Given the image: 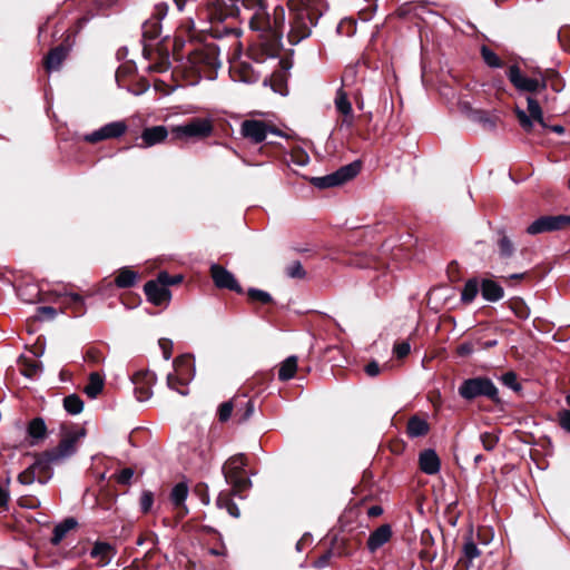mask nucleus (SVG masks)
Listing matches in <instances>:
<instances>
[{"label": "nucleus", "mask_w": 570, "mask_h": 570, "mask_svg": "<svg viewBox=\"0 0 570 570\" xmlns=\"http://www.w3.org/2000/svg\"><path fill=\"white\" fill-rule=\"evenodd\" d=\"M237 18L246 21L263 43L274 51L279 47L285 28V8L281 4L268 9L266 0H206L197 10L196 19L189 18L181 28L187 31L209 32L214 38L242 35Z\"/></svg>", "instance_id": "1"}, {"label": "nucleus", "mask_w": 570, "mask_h": 570, "mask_svg": "<svg viewBox=\"0 0 570 570\" xmlns=\"http://www.w3.org/2000/svg\"><path fill=\"white\" fill-rule=\"evenodd\" d=\"M289 31L287 33L291 43L296 45L311 35L312 28L321 17L315 0H289Z\"/></svg>", "instance_id": "2"}, {"label": "nucleus", "mask_w": 570, "mask_h": 570, "mask_svg": "<svg viewBox=\"0 0 570 570\" xmlns=\"http://www.w3.org/2000/svg\"><path fill=\"white\" fill-rule=\"evenodd\" d=\"M188 62L202 77L213 79L220 67L219 49L214 43H199L188 52Z\"/></svg>", "instance_id": "3"}, {"label": "nucleus", "mask_w": 570, "mask_h": 570, "mask_svg": "<svg viewBox=\"0 0 570 570\" xmlns=\"http://www.w3.org/2000/svg\"><path fill=\"white\" fill-rule=\"evenodd\" d=\"M174 372L167 375V385L180 395L189 393L188 383L194 377V362L188 355H181L174 360Z\"/></svg>", "instance_id": "4"}, {"label": "nucleus", "mask_w": 570, "mask_h": 570, "mask_svg": "<svg viewBox=\"0 0 570 570\" xmlns=\"http://www.w3.org/2000/svg\"><path fill=\"white\" fill-rule=\"evenodd\" d=\"M83 436L85 431L82 429L67 432L63 434L62 439L56 448L42 452L41 455L46 459V461H48L51 468L53 465L61 464L76 453L77 443Z\"/></svg>", "instance_id": "5"}, {"label": "nucleus", "mask_w": 570, "mask_h": 570, "mask_svg": "<svg viewBox=\"0 0 570 570\" xmlns=\"http://www.w3.org/2000/svg\"><path fill=\"white\" fill-rule=\"evenodd\" d=\"M244 454L230 456L223 465V474L235 492H242L250 487V480L245 476L244 468L246 465Z\"/></svg>", "instance_id": "6"}, {"label": "nucleus", "mask_w": 570, "mask_h": 570, "mask_svg": "<svg viewBox=\"0 0 570 570\" xmlns=\"http://www.w3.org/2000/svg\"><path fill=\"white\" fill-rule=\"evenodd\" d=\"M52 478V468L48 461L37 453L33 462L18 474V482L22 485H31L35 482L46 484Z\"/></svg>", "instance_id": "7"}, {"label": "nucleus", "mask_w": 570, "mask_h": 570, "mask_svg": "<svg viewBox=\"0 0 570 570\" xmlns=\"http://www.w3.org/2000/svg\"><path fill=\"white\" fill-rule=\"evenodd\" d=\"M459 394L464 400H473L478 396H487L491 400L498 399V389L488 377L468 379L459 387Z\"/></svg>", "instance_id": "8"}, {"label": "nucleus", "mask_w": 570, "mask_h": 570, "mask_svg": "<svg viewBox=\"0 0 570 570\" xmlns=\"http://www.w3.org/2000/svg\"><path fill=\"white\" fill-rule=\"evenodd\" d=\"M214 125L209 118H193L189 121L174 126L171 132L178 139H204L213 134Z\"/></svg>", "instance_id": "9"}, {"label": "nucleus", "mask_w": 570, "mask_h": 570, "mask_svg": "<svg viewBox=\"0 0 570 570\" xmlns=\"http://www.w3.org/2000/svg\"><path fill=\"white\" fill-rule=\"evenodd\" d=\"M240 134L244 138L254 144L264 141L268 134L284 137L285 135L277 128L268 125L263 120L246 119L240 124Z\"/></svg>", "instance_id": "10"}, {"label": "nucleus", "mask_w": 570, "mask_h": 570, "mask_svg": "<svg viewBox=\"0 0 570 570\" xmlns=\"http://www.w3.org/2000/svg\"><path fill=\"white\" fill-rule=\"evenodd\" d=\"M361 170L360 161H353L337 169L326 176L313 178L314 186L318 188H330L340 186L351 179H353Z\"/></svg>", "instance_id": "11"}, {"label": "nucleus", "mask_w": 570, "mask_h": 570, "mask_svg": "<svg viewBox=\"0 0 570 570\" xmlns=\"http://www.w3.org/2000/svg\"><path fill=\"white\" fill-rule=\"evenodd\" d=\"M508 78L514 88L519 91L537 92L547 88V80L542 75L539 78L527 77L515 65L509 68Z\"/></svg>", "instance_id": "12"}, {"label": "nucleus", "mask_w": 570, "mask_h": 570, "mask_svg": "<svg viewBox=\"0 0 570 570\" xmlns=\"http://www.w3.org/2000/svg\"><path fill=\"white\" fill-rule=\"evenodd\" d=\"M128 130V126L124 120H117L94 130L90 134H86L82 139L89 144H97L107 139H115L124 136Z\"/></svg>", "instance_id": "13"}, {"label": "nucleus", "mask_w": 570, "mask_h": 570, "mask_svg": "<svg viewBox=\"0 0 570 570\" xmlns=\"http://www.w3.org/2000/svg\"><path fill=\"white\" fill-rule=\"evenodd\" d=\"M169 7L166 2H158L154 6L150 17L142 23V36L145 39L154 40L160 36L161 20L168 14Z\"/></svg>", "instance_id": "14"}, {"label": "nucleus", "mask_w": 570, "mask_h": 570, "mask_svg": "<svg viewBox=\"0 0 570 570\" xmlns=\"http://www.w3.org/2000/svg\"><path fill=\"white\" fill-rule=\"evenodd\" d=\"M570 224V216L557 215V216H542L531 223L527 233L529 235H538L547 232H554L562 229L566 225Z\"/></svg>", "instance_id": "15"}, {"label": "nucleus", "mask_w": 570, "mask_h": 570, "mask_svg": "<svg viewBox=\"0 0 570 570\" xmlns=\"http://www.w3.org/2000/svg\"><path fill=\"white\" fill-rule=\"evenodd\" d=\"M527 102L529 115L523 109L515 108V115L520 126L528 132L533 128V120L539 122L542 127H546L543 111L539 102L532 97H528Z\"/></svg>", "instance_id": "16"}, {"label": "nucleus", "mask_w": 570, "mask_h": 570, "mask_svg": "<svg viewBox=\"0 0 570 570\" xmlns=\"http://www.w3.org/2000/svg\"><path fill=\"white\" fill-rule=\"evenodd\" d=\"M155 373L148 370H139L131 376L135 386V395L138 401L144 402L151 397L153 386L156 383Z\"/></svg>", "instance_id": "17"}, {"label": "nucleus", "mask_w": 570, "mask_h": 570, "mask_svg": "<svg viewBox=\"0 0 570 570\" xmlns=\"http://www.w3.org/2000/svg\"><path fill=\"white\" fill-rule=\"evenodd\" d=\"M210 276L213 278L215 286L220 289H229L236 293L243 292V288L238 284L235 276L225 267L218 264H213L210 266Z\"/></svg>", "instance_id": "18"}, {"label": "nucleus", "mask_w": 570, "mask_h": 570, "mask_svg": "<svg viewBox=\"0 0 570 570\" xmlns=\"http://www.w3.org/2000/svg\"><path fill=\"white\" fill-rule=\"evenodd\" d=\"M334 106L336 110L343 116L341 127H345L347 129L352 128L354 125V114L352 104L348 100L347 94L344 91V89L341 87L337 89L335 98H334Z\"/></svg>", "instance_id": "19"}, {"label": "nucleus", "mask_w": 570, "mask_h": 570, "mask_svg": "<svg viewBox=\"0 0 570 570\" xmlns=\"http://www.w3.org/2000/svg\"><path fill=\"white\" fill-rule=\"evenodd\" d=\"M144 291L148 301L154 305H163L170 299V291L159 283L158 279L147 282Z\"/></svg>", "instance_id": "20"}, {"label": "nucleus", "mask_w": 570, "mask_h": 570, "mask_svg": "<svg viewBox=\"0 0 570 570\" xmlns=\"http://www.w3.org/2000/svg\"><path fill=\"white\" fill-rule=\"evenodd\" d=\"M168 137L167 127L159 125L145 128L141 132V145L142 148H149L157 144L166 140Z\"/></svg>", "instance_id": "21"}, {"label": "nucleus", "mask_w": 570, "mask_h": 570, "mask_svg": "<svg viewBox=\"0 0 570 570\" xmlns=\"http://www.w3.org/2000/svg\"><path fill=\"white\" fill-rule=\"evenodd\" d=\"M189 493V487L187 482L181 481L174 485V488L170 491L169 499L173 504V507L177 510H179V514L181 517L186 515L188 513V509L185 505V501Z\"/></svg>", "instance_id": "22"}, {"label": "nucleus", "mask_w": 570, "mask_h": 570, "mask_svg": "<svg viewBox=\"0 0 570 570\" xmlns=\"http://www.w3.org/2000/svg\"><path fill=\"white\" fill-rule=\"evenodd\" d=\"M115 556L116 549L108 542L97 541L90 551V557L99 567L107 566Z\"/></svg>", "instance_id": "23"}, {"label": "nucleus", "mask_w": 570, "mask_h": 570, "mask_svg": "<svg viewBox=\"0 0 570 570\" xmlns=\"http://www.w3.org/2000/svg\"><path fill=\"white\" fill-rule=\"evenodd\" d=\"M419 464L422 472L429 475L439 473L441 468L440 459L432 449L424 450L419 455Z\"/></svg>", "instance_id": "24"}, {"label": "nucleus", "mask_w": 570, "mask_h": 570, "mask_svg": "<svg viewBox=\"0 0 570 570\" xmlns=\"http://www.w3.org/2000/svg\"><path fill=\"white\" fill-rule=\"evenodd\" d=\"M392 535V531L390 525L383 524L374 530L367 540V548L370 551L374 552L383 544H385Z\"/></svg>", "instance_id": "25"}, {"label": "nucleus", "mask_w": 570, "mask_h": 570, "mask_svg": "<svg viewBox=\"0 0 570 570\" xmlns=\"http://www.w3.org/2000/svg\"><path fill=\"white\" fill-rule=\"evenodd\" d=\"M67 49L63 46H58L51 49L45 58L43 65L48 72L56 71L60 68L63 60L67 58Z\"/></svg>", "instance_id": "26"}, {"label": "nucleus", "mask_w": 570, "mask_h": 570, "mask_svg": "<svg viewBox=\"0 0 570 570\" xmlns=\"http://www.w3.org/2000/svg\"><path fill=\"white\" fill-rule=\"evenodd\" d=\"M30 445H36L47 436V426L41 417L31 420L27 428Z\"/></svg>", "instance_id": "27"}, {"label": "nucleus", "mask_w": 570, "mask_h": 570, "mask_svg": "<svg viewBox=\"0 0 570 570\" xmlns=\"http://www.w3.org/2000/svg\"><path fill=\"white\" fill-rule=\"evenodd\" d=\"M481 294L485 301L498 302L504 295L503 287L492 279H483L481 283Z\"/></svg>", "instance_id": "28"}, {"label": "nucleus", "mask_w": 570, "mask_h": 570, "mask_svg": "<svg viewBox=\"0 0 570 570\" xmlns=\"http://www.w3.org/2000/svg\"><path fill=\"white\" fill-rule=\"evenodd\" d=\"M430 425L426 420L417 415L411 416L407 421L406 433L410 438H421L428 434Z\"/></svg>", "instance_id": "29"}, {"label": "nucleus", "mask_w": 570, "mask_h": 570, "mask_svg": "<svg viewBox=\"0 0 570 570\" xmlns=\"http://www.w3.org/2000/svg\"><path fill=\"white\" fill-rule=\"evenodd\" d=\"M235 415L239 422L247 421L254 413V403L246 396L235 399Z\"/></svg>", "instance_id": "30"}, {"label": "nucleus", "mask_w": 570, "mask_h": 570, "mask_svg": "<svg viewBox=\"0 0 570 570\" xmlns=\"http://www.w3.org/2000/svg\"><path fill=\"white\" fill-rule=\"evenodd\" d=\"M77 525V521L73 518L65 519L62 522L58 523L53 529V535L51 538V543L53 546H58L67 535V533L75 529Z\"/></svg>", "instance_id": "31"}, {"label": "nucleus", "mask_w": 570, "mask_h": 570, "mask_svg": "<svg viewBox=\"0 0 570 570\" xmlns=\"http://www.w3.org/2000/svg\"><path fill=\"white\" fill-rule=\"evenodd\" d=\"M297 371V357L292 355L285 358L278 368V379L281 381H288L294 377Z\"/></svg>", "instance_id": "32"}, {"label": "nucleus", "mask_w": 570, "mask_h": 570, "mask_svg": "<svg viewBox=\"0 0 570 570\" xmlns=\"http://www.w3.org/2000/svg\"><path fill=\"white\" fill-rule=\"evenodd\" d=\"M104 387V377L97 373L94 372L89 375V382L85 386L83 392L91 399H95Z\"/></svg>", "instance_id": "33"}, {"label": "nucleus", "mask_w": 570, "mask_h": 570, "mask_svg": "<svg viewBox=\"0 0 570 570\" xmlns=\"http://www.w3.org/2000/svg\"><path fill=\"white\" fill-rule=\"evenodd\" d=\"M137 279V273L129 268L120 269L119 274L115 278V283L120 288L131 287L135 285Z\"/></svg>", "instance_id": "34"}, {"label": "nucleus", "mask_w": 570, "mask_h": 570, "mask_svg": "<svg viewBox=\"0 0 570 570\" xmlns=\"http://www.w3.org/2000/svg\"><path fill=\"white\" fill-rule=\"evenodd\" d=\"M481 57L484 63L490 68H502V59L488 46H482L480 49Z\"/></svg>", "instance_id": "35"}, {"label": "nucleus", "mask_w": 570, "mask_h": 570, "mask_svg": "<svg viewBox=\"0 0 570 570\" xmlns=\"http://www.w3.org/2000/svg\"><path fill=\"white\" fill-rule=\"evenodd\" d=\"M63 407L69 414L77 415L83 410V402L77 394H70L63 399Z\"/></svg>", "instance_id": "36"}, {"label": "nucleus", "mask_w": 570, "mask_h": 570, "mask_svg": "<svg viewBox=\"0 0 570 570\" xmlns=\"http://www.w3.org/2000/svg\"><path fill=\"white\" fill-rule=\"evenodd\" d=\"M479 289L481 291V286L476 279H469L462 289L461 299L464 303H471L478 295Z\"/></svg>", "instance_id": "37"}, {"label": "nucleus", "mask_w": 570, "mask_h": 570, "mask_svg": "<svg viewBox=\"0 0 570 570\" xmlns=\"http://www.w3.org/2000/svg\"><path fill=\"white\" fill-rule=\"evenodd\" d=\"M500 234H501V237L498 240L500 256L502 258H510L514 253V245L504 233H500Z\"/></svg>", "instance_id": "38"}, {"label": "nucleus", "mask_w": 570, "mask_h": 570, "mask_svg": "<svg viewBox=\"0 0 570 570\" xmlns=\"http://www.w3.org/2000/svg\"><path fill=\"white\" fill-rule=\"evenodd\" d=\"M140 511L147 514L151 511L154 505V493L149 490H144L139 499Z\"/></svg>", "instance_id": "39"}, {"label": "nucleus", "mask_w": 570, "mask_h": 570, "mask_svg": "<svg viewBox=\"0 0 570 570\" xmlns=\"http://www.w3.org/2000/svg\"><path fill=\"white\" fill-rule=\"evenodd\" d=\"M247 294L249 299L253 302H259L262 304H268L272 302V296L269 295V293L262 289L249 288Z\"/></svg>", "instance_id": "40"}, {"label": "nucleus", "mask_w": 570, "mask_h": 570, "mask_svg": "<svg viewBox=\"0 0 570 570\" xmlns=\"http://www.w3.org/2000/svg\"><path fill=\"white\" fill-rule=\"evenodd\" d=\"M286 275L291 278H304L306 272L304 271L301 262L294 261L286 267Z\"/></svg>", "instance_id": "41"}, {"label": "nucleus", "mask_w": 570, "mask_h": 570, "mask_svg": "<svg viewBox=\"0 0 570 570\" xmlns=\"http://www.w3.org/2000/svg\"><path fill=\"white\" fill-rule=\"evenodd\" d=\"M239 80L252 83L259 80V75L254 72L248 66L243 65L239 70Z\"/></svg>", "instance_id": "42"}, {"label": "nucleus", "mask_w": 570, "mask_h": 570, "mask_svg": "<svg viewBox=\"0 0 570 570\" xmlns=\"http://www.w3.org/2000/svg\"><path fill=\"white\" fill-rule=\"evenodd\" d=\"M234 409H235V399L233 401L224 402L223 404H220V406L218 409L219 421L226 422L230 417Z\"/></svg>", "instance_id": "43"}, {"label": "nucleus", "mask_w": 570, "mask_h": 570, "mask_svg": "<svg viewBox=\"0 0 570 570\" xmlns=\"http://www.w3.org/2000/svg\"><path fill=\"white\" fill-rule=\"evenodd\" d=\"M463 553L468 561L471 562L480 556V550L472 540H469L463 546Z\"/></svg>", "instance_id": "44"}, {"label": "nucleus", "mask_w": 570, "mask_h": 570, "mask_svg": "<svg viewBox=\"0 0 570 570\" xmlns=\"http://www.w3.org/2000/svg\"><path fill=\"white\" fill-rule=\"evenodd\" d=\"M158 282L161 283L165 287H168L169 285L178 284L183 281L181 275H169L166 272H161L158 274L157 277Z\"/></svg>", "instance_id": "45"}, {"label": "nucleus", "mask_w": 570, "mask_h": 570, "mask_svg": "<svg viewBox=\"0 0 570 570\" xmlns=\"http://www.w3.org/2000/svg\"><path fill=\"white\" fill-rule=\"evenodd\" d=\"M480 440L482 442L484 450L487 451H492L499 441L498 436L488 432L482 433L480 435Z\"/></svg>", "instance_id": "46"}, {"label": "nucleus", "mask_w": 570, "mask_h": 570, "mask_svg": "<svg viewBox=\"0 0 570 570\" xmlns=\"http://www.w3.org/2000/svg\"><path fill=\"white\" fill-rule=\"evenodd\" d=\"M501 382H502L505 386H508V387H510V389H512V390H514V391H519V390L521 389L520 384H519V383H518V381H517V375H515L513 372H507V373H504V374L501 376Z\"/></svg>", "instance_id": "47"}, {"label": "nucleus", "mask_w": 570, "mask_h": 570, "mask_svg": "<svg viewBox=\"0 0 570 570\" xmlns=\"http://www.w3.org/2000/svg\"><path fill=\"white\" fill-rule=\"evenodd\" d=\"M57 315V312L51 306H41L37 308L36 318L39 321L52 320Z\"/></svg>", "instance_id": "48"}, {"label": "nucleus", "mask_w": 570, "mask_h": 570, "mask_svg": "<svg viewBox=\"0 0 570 570\" xmlns=\"http://www.w3.org/2000/svg\"><path fill=\"white\" fill-rule=\"evenodd\" d=\"M134 473L135 472L131 468H125L116 474V480L120 484H129Z\"/></svg>", "instance_id": "49"}, {"label": "nucleus", "mask_w": 570, "mask_h": 570, "mask_svg": "<svg viewBox=\"0 0 570 570\" xmlns=\"http://www.w3.org/2000/svg\"><path fill=\"white\" fill-rule=\"evenodd\" d=\"M159 347L163 351V356L165 360H169L171 357V351H173V343L168 338H160L159 340Z\"/></svg>", "instance_id": "50"}, {"label": "nucleus", "mask_w": 570, "mask_h": 570, "mask_svg": "<svg viewBox=\"0 0 570 570\" xmlns=\"http://www.w3.org/2000/svg\"><path fill=\"white\" fill-rule=\"evenodd\" d=\"M411 351V346L407 342H402L394 345V353L399 358L405 357Z\"/></svg>", "instance_id": "51"}, {"label": "nucleus", "mask_w": 570, "mask_h": 570, "mask_svg": "<svg viewBox=\"0 0 570 570\" xmlns=\"http://www.w3.org/2000/svg\"><path fill=\"white\" fill-rule=\"evenodd\" d=\"M9 483H10V478L8 476L6 479V484L4 485L0 484V507H6L8 503V499H9L8 485H9Z\"/></svg>", "instance_id": "52"}, {"label": "nucleus", "mask_w": 570, "mask_h": 570, "mask_svg": "<svg viewBox=\"0 0 570 570\" xmlns=\"http://www.w3.org/2000/svg\"><path fill=\"white\" fill-rule=\"evenodd\" d=\"M19 504L28 509H35L40 505V502L37 499L20 498Z\"/></svg>", "instance_id": "53"}, {"label": "nucleus", "mask_w": 570, "mask_h": 570, "mask_svg": "<svg viewBox=\"0 0 570 570\" xmlns=\"http://www.w3.org/2000/svg\"><path fill=\"white\" fill-rule=\"evenodd\" d=\"M331 558H332V551L328 550L327 552H325L323 556H321L316 560L315 566L317 568H324V567H326L330 563Z\"/></svg>", "instance_id": "54"}, {"label": "nucleus", "mask_w": 570, "mask_h": 570, "mask_svg": "<svg viewBox=\"0 0 570 570\" xmlns=\"http://www.w3.org/2000/svg\"><path fill=\"white\" fill-rule=\"evenodd\" d=\"M40 373V366L37 363L30 364L26 370H23V374L27 377H35Z\"/></svg>", "instance_id": "55"}, {"label": "nucleus", "mask_w": 570, "mask_h": 570, "mask_svg": "<svg viewBox=\"0 0 570 570\" xmlns=\"http://www.w3.org/2000/svg\"><path fill=\"white\" fill-rule=\"evenodd\" d=\"M365 372L370 376H376L380 373V366L376 362H371L366 365Z\"/></svg>", "instance_id": "56"}, {"label": "nucleus", "mask_w": 570, "mask_h": 570, "mask_svg": "<svg viewBox=\"0 0 570 570\" xmlns=\"http://www.w3.org/2000/svg\"><path fill=\"white\" fill-rule=\"evenodd\" d=\"M230 499L227 494L220 493L216 500V503L219 508H226L230 503Z\"/></svg>", "instance_id": "57"}, {"label": "nucleus", "mask_w": 570, "mask_h": 570, "mask_svg": "<svg viewBox=\"0 0 570 570\" xmlns=\"http://www.w3.org/2000/svg\"><path fill=\"white\" fill-rule=\"evenodd\" d=\"M478 120L483 122L489 128H494L495 126V121L483 114L479 116Z\"/></svg>", "instance_id": "58"}, {"label": "nucleus", "mask_w": 570, "mask_h": 570, "mask_svg": "<svg viewBox=\"0 0 570 570\" xmlns=\"http://www.w3.org/2000/svg\"><path fill=\"white\" fill-rule=\"evenodd\" d=\"M197 0H174L176 8L183 11L188 3H195Z\"/></svg>", "instance_id": "59"}, {"label": "nucleus", "mask_w": 570, "mask_h": 570, "mask_svg": "<svg viewBox=\"0 0 570 570\" xmlns=\"http://www.w3.org/2000/svg\"><path fill=\"white\" fill-rule=\"evenodd\" d=\"M460 355H468L472 353V347L469 344H462L458 350Z\"/></svg>", "instance_id": "60"}, {"label": "nucleus", "mask_w": 570, "mask_h": 570, "mask_svg": "<svg viewBox=\"0 0 570 570\" xmlns=\"http://www.w3.org/2000/svg\"><path fill=\"white\" fill-rule=\"evenodd\" d=\"M226 509L228 510L229 514L234 515V517H238V509L236 507L235 503L230 502Z\"/></svg>", "instance_id": "61"}, {"label": "nucleus", "mask_w": 570, "mask_h": 570, "mask_svg": "<svg viewBox=\"0 0 570 570\" xmlns=\"http://www.w3.org/2000/svg\"><path fill=\"white\" fill-rule=\"evenodd\" d=\"M382 513V508L375 505V507H372L370 510H368V514L370 515H373V517H376V515H380Z\"/></svg>", "instance_id": "62"}, {"label": "nucleus", "mask_w": 570, "mask_h": 570, "mask_svg": "<svg viewBox=\"0 0 570 570\" xmlns=\"http://www.w3.org/2000/svg\"><path fill=\"white\" fill-rule=\"evenodd\" d=\"M305 540H307V535H304L297 543H296V550L297 551H302L303 549V543L305 542Z\"/></svg>", "instance_id": "63"}, {"label": "nucleus", "mask_w": 570, "mask_h": 570, "mask_svg": "<svg viewBox=\"0 0 570 570\" xmlns=\"http://www.w3.org/2000/svg\"><path fill=\"white\" fill-rule=\"evenodd\" d=\"M551 129H552V131H554L557 134H562L564 131L563 127L560 125H556Z\"/></svg>", "instance_id": "64"}]
</instances>
